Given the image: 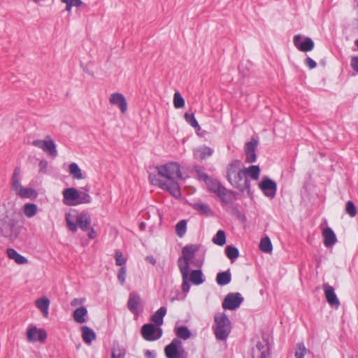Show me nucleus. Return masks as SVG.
Listing matches in <instances>:
<instances>
[{"instance_id": "c756f323", "label": "nucleus", "mask_w": 358, "mask_h": 358, "mask_svg": "<svg viewBox=\"0 0 358 358\" xmlns=\"http://www.w3.org/2000/svg\"><path fill=\"white\" fill-rule=\"evenodd\" d=\"M189 280L195 285H201L205 281L201 270H193L190 273Z\"/></svg>"}, {"instance_id": "ddd939ff", "label": "nucleus", "mask_w": 358, "mask_h": 358, "mask_svg": "<svg viewBox=\"0 0 358 358\" xmlns=\"http://www.w3.org/2000/svg\"><path fill=\"white\" fill-rule=\"evenodd\" d=\"M303 37L300 34L295 35L293 38L294 46L301 52L311 51L314 48V41L310 37H305L303 41H301Z\"/></svg>"}, {"instance_id": "b1692460", "label": "nucleus", "mask_w": 358, "mask_h": 358, "mask_svg": "<svg viewBox=\"0 0 358 358\" xmlns=\"http://www.w3.org/2000/svg\"><path fill=\"white\" fill-rule=\"evenodd\" d=\"M87 313V310L85 306H80L73 311V318L74 321L78 324L85 323L86 322Z\"/></svg>"}, {"instance_id": "f03ea898", "label": "nucleus", "mask_w": 358, "mask_h": 358, "mask_svg": "<svg viewBox=\"0 0 358 358\" xmlns=\"http://www.w3.org/2000/svg\"><path fill=\"white\" fill-rule=\"evenodd\" d=\"M21 229L22 226L15 218L8 215L0 217V235L10 242L17 239Z\"/></svg>"}, {"instance_id": "5fc2aeb1", "label": "nucleus", "mask_w": 358, "mask_h": 358, "mask_svg": "<svg viewBox=\"0 0 358 358\" xmlns=\"http://www.w3.org/2000/svg\"><path fill=\"white\" fill-rule=\"evenodd\" d=\"M115 263L117 266H123L126 263V259L123 257L120 251L115 252Z\"/></svg>"}, {"instance_id": "c9c22d12", "label": "nucleus", "mask_w": 358, "mask_h": 358, "mask_svg": "<svg viewBox=\"0 0 358 358\" xmlns=\"http://www.w3.org/2000/svg\"><path fill=\"white\" fill-rule=\"evenodd\" d=\"M37 206L34 203H26L24 205V214L29 218L34 217L37 213Z\"/></svg>"}, {"instance_id": "a18cd8bd", "label": "nucleus", "mask_w": 358, "mask_h": 358, "mask_svg": "<svg viewBox=\"0 0 358 358\" xmlns=\"http://www.w3.org/2000/svg\"><path fill=\"white\" fill-rule=\"evenodd\" d=\"M185 119L186 122L188 124H189L194 129H201L200 126H199L198 122L196 121V120L195 119L193 113H186L185 114Z\"/></svg>"}, {"instance_id": "052dcab7", "label": "nucleus", "mask_w": 358, "mask_h": 358, "mask_svg": "<svg viewBox=\"0 0 358 358\" xmlns=\"http://www.w3.org/2000/svg\"><path fill=\"white\" fill-rule=\"evenodd\" d=\"M145 356L146 358H155V352L150 350H147L145 352Z\"/></svg>"}, {"instance_id": "bf43d9fd", "label": "nucleus", "mask_w": 358, "mask_h": 358, "mask_svg": "<svg viewBox=\"0 0 358 358\" xmlns=\"http://www.w3.org/2000/svg\"><path fill=\"white\" fill-rule=\"evenodd\" d=\"M38 166H39L41 172L45 173L46 171V169H47V166H48V163L46 161H44V160L41 161Z\"/></svg>"}, {"instance_id": "423d86ee", "label": "nucleus", "mask_w": 358, "mask_h": 358, "mask_svg": "<svg viewBox=\"0 0 358 358\" xmlns=\"http://www.w3.org/2000/svg\"><path fill=\"white\" fill-rule=\"evenodd\" d=\"M229 182L239 191L244 192L250 191V182L248 179L244 169H241L227 179Z\"/></svg>"}, {"instance_id": "c85d7f7f", "label": "nucleus", "mask_w": 358, "mask_h": 358, "mask_svg": "<svg viewBox=\"0 0 358 358\" xmlns=\"http://www.w3.org/2000/svg\"><path fill=\"white\" fill-rule=\"evenodd\" d=\"M257 358H269V348L267 344L259 341L256 344Z\"/></svg>"}, {"instance_id": "aec40b11", "label": "nucleus", "mask_w": 358, "mask_h": 358, "mask_svg": "<svg viewBox=\"0 0 358 358\" xmlns=\"http://www.w3.org/2000/svg\"><path fill=\"white\" fill-rule=\"evenodd\" d=\"M50 300L46 296H43L41 298L38 299L35 305L38 309L42 313L44 317H48L49 315L48 309L50 306Z\"/></svg>"}, {"instance_id": "603ef678", "label": "nucleus", "mask_w": 358, "mask_h": 358, "mask_svg": "<svg viewBox=\"0 0 358 358\" xmlns=\"http://www.w3.org/2000/svg\"><path fill=\"white\" fill-rule=\"evenodd\" d=\"M126 267L122 266L118 271L117 273V279L121 285H124L126 280Z\"/></svg>"}, {"instance_id": "5701e85b", "label": "nucleus", "mask_w": 358, "mask_h": 358, "mask_svg": "<svg viewBox=\"0 0 358 358\" xmlns=\"http://www.w3.org/2000/svg\"><path fill=\"white\" fill-rule=\"evenodd\" d=\"M140 296L136 293H131L129 294L127 307L129 310L134 314H138V307L140 303Z\"/></svg>"}, {"instance_id": "393cba45", "label": "nucleus", "mask_w": 358, "mask_h": 358, "mask_svg": "<svg viewBox=\"0 0 358 358\" xmlns=\"http://www.w3.org/2000/svg\"><path fill=\"white\" fill-rule=\"evenodd\" d=\"M242 162L239 159L232 160L227 167V179L234 175L242 168Z\"/></svg>"}, {"instance_id": "72a5a7b5", "label": "nucleus", "mask_w": 358, "mask_h": 358, "mask_svg": "<svg viewBox=\"0 0 358 358\" xmlns=\"http://www.w3.org/2000/svg\"><path fill=\"white\" fill-rule=\"evenodd\" d=\"M244 171L245 175H249L252 180H257L259 179L260 175V169L259 166L252 165L248 168H245Z\"/></svg>"}, {"instance_id": "6e6552de", "label": "nucleus", "mask_w": 358, "mask_h": 358, "mask_svg": "<svg viewBox=\"0 0 358 358\" xmlns=\"http://www.w3.org/2000/svg\"><path fill=\"white\" fill-rule=\"evenodd\" d=\"M143 338L148 341L158 340L162 336V329L153 324H145L141 328Z\"/></svg>"}, {"instance_id": "f3484780", "label": "nucleus", "mask_w": 358, "mask_h": 358, "mask_svg": "<svg viewBox=\"0 0 358 358\" xmlns=\"http://www.w3.org/2000/svg\"><path fill=\"white\" fill-rule=\"evenodd\" d=\"M324 294L327 302L331 306L338 308L340 306V301L334 292L333 287L330 285L324 286Z\"/></svg>"}, {"instance_id": "de8ad7c7", "label": "nucleus", "mask_w": 358, "mask_h": 358, "mask_svg": "<svg viewBox=\"0 0 358 358\" xmlns=\"http://www.w3.org/2000/svg\"><path fill=\"white\" fill-rule=\"evenodd\" d=\"M173 106L176 108H181L185 106V100L178 92L173 95Z\"/></svg>"}, {"instance_id": "6ab92c4d", "label": "nucleus", "mask_w": 358, "mask_h": 358, "mask_svg": "<svg viewBox=\"0 0 358 358\" xmlns=\"http://www.w3.org/2000/svg\"><path fill=\"white\" fill-rule=\"evenodd\" d=\"M322 236L324 237V245L326 247H331L334 245L337 241L336 234L334 231L327 227L324 229L322 231Z\"/></svg>"}, {"instance_id": "20e7f679", "label": "nucleus", "mask_w": 358, "mask_h": 358, "mask_svg": "<svg viewBox=\"0 0 358 358\" xmlns=\"http://www.w3.org/2000/svg\"><path fill=\"white\" fill-rule=\"evenodd\" d=\"M199 250V246L194 244L186 245L182 250V256L178 259V266L179 270H189V264L192 263L194 266L201 267L203 263V259L201 261L192 262L195 252Z\"/></svg>"}, {"instance_id": "338daca9", "label": "nucleus", "mask_w": 358, "mask_h": 358, "mask_svg": "<svg viewBox=\"0 0 358 358\" xmlns=\"http://www.w3.org/2000/svg\"><path fill=\"white\" fill-rule=\"evenodd\" d=\"M351 358H352V357H351Z\"/></svg>"}, {"instance_id": "09e8293b", "label": "nucleus", "mask_w": 358, "mask_h": 358, "mask_svg": "<svg viewBox=\"0 0 358 358\" xmlns=\"http://www.w3.org/2000/svg\"><path fill=\"white\" fill-rule=\"evenodd\" d=\"M345 213L348 214L351 217H354L357 215V208L352 201H348L346 202Z\"/></svg>"}, {"instance_id": "a19ab883", "label": "nucleus", "mask_w": 358, "mask_h": 358, "mask_svg": "<svg viewBox=\"0 0 358 358\" xmlns=\"http://www.w3.org/2000/svg\"><path fill=\"white\" fill-rule=\"evenodd\" d=\"M69 173L76 179L83 178L81 169L76 163L73 162L69 165Z\"/></svg>"}, {"instance_id": "2eb2a0df", "label": "nucleus", "mask_w": 358, "mask_h": 358, "mask_svg": "<svg viewBox=\"0 0 358 358\" xmlns=\"http://www.w3.org/2000/svg\"><path fill=\"white\" fill-rule=\"evenodd\" d=\"M27 339L30 342H43L47 338L45 330L37 329L36 327H30L27 333Z\"/></svg>"}, {"instance_id": "2f4dec72", "label": "nucleus", "mask_w": 358, "mask_h": 358, "mask_svg": "<svg viewBox=\"0 0 358 358\" xmlns=\"http://www.w3.org/2000/svg\"><path fill=\"white\" fill-rule=\"evenodd\" d=\"M209 191L217 194L224 186L220 182L219 180L210 178L206 183Z\"/></svg>"}, {"instance_id": "37998d69", "label": "nucleus", "mask_w": 358, "mask_h": 358, "mask_svg": "<svg viewBox=\"0 0 358 358\" xmlns=\"http://www.w3.org/2000/svg\"><path fill=\"white\" fill-rule=\"evenodd\" d=\"M307 349L303 342L296 343L294 352L296 358H304Z\"/></svg>"}, {"instance_id": "49530a36", "label": "nucleus", "mask_w": 358, "mask_h": 358, "mask_svg": "<svg viewBox=\"0 0 358 358\" xmlns=\"http://www.w3.org/2000/svg\"><path fill=\"white\" fill-rule=\"evenodd\" d=\"M92 201V197L87 192L79 191V196L77 201V205L82 203H90Z\"/></svg>"}, {"instance_id": "f257e3e1", "label": "nucleus", "mask_w": 358, "mask_h": 358, "mask_svg": "<svg viewBox=\"0 0 358 358\" xmlns=\"http://www.w3.org/2000/svg\"><path fill=\"white\" fill-rule=\"evenodd\" d=\"M157 175L151 179L153 185L168 191L177 198L180 196L179 185L176 179L182 178L180 165L176 162H170L158 166Z\"/></svg>"}, {"instance_id": "58836bf2", "label": "nucleus", "mask_w": 358, "mask_h": 358, "mask_svg": "<svg viewBox=\"0 0 358 358\" xmlns=\"http://www.w3.org/2000/svg\"><path fill=\"white\" fill-rule=\"evenodd\" d=\"M212 241L217 245H224L226 243L225 232L223 230H218L215 236L213 238Z\"/></svg>"}, {"instance_id": "3c124183", "label": "nucleus", "mask_w": 358, "mask_h": 358, "mask_svg": "<svg viewBox=\"0 0 358 358\" xmlns=\"http://www.w3.org/2000/svg\"><path fill=\"white\" fill-rule=\"evenodd\" d=\"M196 172L198 174V178L200 180H203L205 183L210 178L206 173L201 171L200 166H196L194 167Z\"/></svg>"}, {"instance_id": "cd10ccee", "label": "nucleus", "mask_w": 358, "mask_h": 358, "mask_svg": "<svg viewBox=\"0 0 358 358\" xmlns=\"http://www.w3.org/2000/svg\"><path fill=\"white\" fill-rule=\"evenodd\" d=\"M82 338L85 343L90 344L92 341L96 339L95 332L87 326L81 327Z\"/></svg>"}, {"instance_id": "864d4df0", "label": "nucleus", "mask_w": 358, "mask_h": 358, "mask_svg": "<svg viewBox=\"0 0 358 358\" xmlns=\"http://www.w3.org/2000/svg\"><path fill=\"white\" fill-rule=\"evenodd\" d=\"M124 356H125L124 350L121 348H117V349H113L112 350L110 358H124Z\"/></svg>"}, {"instance_id": "a878e982", "label": "nucleus", "mask_w": 358, "mask_h": 358, "mask_svg": "<svg viewBox=\"0 0 358 358\" xmlns=\"http://www.w3.org/2000/svg\"><path fill=\"white\" fill-rule=\"evenodd\" d=\"M6 254L10 259H13L17 264H25L28 262L26 257L19 254L15 249L8 248Z\"/></svg>"}, {"instance_id": "69168bd1", "label": "nucleus", "mask_w": 358, "mask_h": 358, "mask_svg": "<svg viewBox=\"0 0 358 358\" xmlns=\"http://www.w3.org/2000/svg\"><path fill=\"white\" fill-rule=\"evenodd\" d=\"M355 45H356L357 46V48H358V39H357V40L355 41Z\"/></svg>"}, {"instance_id": "7ed1b4c3", "label": "nucleus", "mask_w": 358, "mask_h": 358, "mask_svg": "<svg viewBox=\"0 0 358 358\" xmlns=\"http://www.w3.org/2000/svg\"><path fill=\"white\" fill-rule=\"evenodd\" d=\"M212 329L217 341H226L231 329V324L228 316L224 313H216Z\"/></svg>"}, {"instance_id": "4468645a", "label": "nucleus", "mask_w": 358, "mask_h": 358, "mask_svg": "<svg viewBox=\"0 0 358 358\" xmlns=\"http://www.w3.org/2000/svg\"><path fill=\"white\" fill-rule=\"evenodd\" d=\"M63 202L68 206H76L79 196V190L74 187L64 189L62 192Z\"/></svg>"}, {"instance_id": "dca6fc26", "label": "nucleus", "mask_w": 358, "mask_h": 358, "mask_svg": "<svg viewBox=\"0 0 358 358\" xmlns=\"http://www.w3.org/2000/svg\"><path fill=\"white\" fill-rule=\"evenodd\" d=\"M110 104L117 106L122 113L127 110V103L124 96L119 92L113 93L109 98Z\"/></svg>"}, {"instance_id": "4c0bfd02", "label": "nucleus", "mask_w": 358, "mask_h": 358, "mask_svg": "<svg viewBox=\"0 0 358 358\" xmlns=\"http://www.w3.org/2000/svg\"><path fill=\"white\" fill-rule=\"evenodd\" d=\"M175 333L179 338L188 339L191 336V332L187 327L180 326L176 329Z\"/></svg>"}, {"instance_id": "c03bdc74", "label": "nucleus", "mask_w": 358, "mask_h": 358, "mask_svg": "<svg viewBox=\"0 0 358 358\" xmlns=\"http://www.w3.org/2000/svg\"><path fill=\"white\" fill-rule=\"evenodd\" d=\"M61 1L66 4L65 10L70 13L73 6L80 7L83 4L81 0H61Z\"/></svg>"}, {"instance_id": "4d7b16f0", "label": "nucleus", "mask_w": 358, "mask_h": 358, "mask_svg": "<svg viewBox=\"0 0 358 358\" xmlns=\"http://www.w3.org/2000/svg\"><path fill=\"white\" fill-rule=\"evenodd\" d=\"M305 64L310 69H313L316 67L317 63L310 57H308L305 60Z\"/></svg>"}, {"instance_id": "e433bc0d", "label": "nucleus", "mask_w": 358, "mask_h": 358, "mask_svg": "<svg viewBox=\"0 0 358 358\" xmlns=\"http://www.w3.org/2000/svg\"><path fill=\"white\" fill-rule=\"evenodd\" d=\"M227 257L233 262L239 256V251L237 248L233 245H227L225 248Z\"/></svg>"}, {"instance_id": "4be33fe9", "label": "nucleus", "mask_w": 358, "mask_h": 358, "mask_svg": "<svg viewBox=\"0 0 358 358\" xmlns=\"http://www.w3.org/2000/svg\"><path fill=\"white\" fill-rule=\"evenodd\" d=\"M221 201L222 206H227L233 201V192L227 190L224 187L216 194Z\"/></svg>"}, {"instance_id": "6e6d98bb", "label": "nucleus", "mask_w": 358, "mask_h": 358, "mask_svg": "<svg viewBox=\"0 0 358 358\" xmlns=\"http://www.w3.org/2000/svg\"><path fill=\"white\" fill-rule=\"evenodd\" d=\"M350 66L358 73V57L354 56L351 58Z\"/></svg>"}, {"instance_id": "473e14b6", "label": "nucleus", "mask_w": 358, "mask_h": 358, "mask_svg": "<svg viewBox=\"0 0 358 358\" xmlns=\"http://www.w3.org/2000/svg\"><path fill=\"white\" fill-rule=\"evenodd\" d=\"M17 195L22 199H32L37 196V192L33 188L22 187L20 189Z\"/></svg>"}, {"instance_id": "bb28decb", "label": "nucleus", "mask_w": 358, "mask_h": 358, "mask_svg": "<svg viewBox=\"0 0 358 358\" xmlns=\"http://www.w3.org/2000/svg\"><path fill=\"white\" fill-rule=\"evenodd\" d=\"M231 274L230 270L219 272L216 276V282L220 286H224L230 283Z\"/></svg>"}, {"instance_id": "0eeeda50", "label": "nucleus", "mask_w": 358, "mask_h": 358, "mask_svg": "<svg viewBox=\"0 0 358 358\" xmlns=\"http://www.w3.org/2000/svg\"><path fill=\"white\" fill-rule=\"evenodd\" d=\"M166 358H187V353L182 348V341L178 338H173L172 341L164 348Z\"/></svg>"}, {"instance_id": "e2e57ef3", "label": "nucleus", "mask_w": 358, "mask_h": 358, "mask_svg": "<svg viewBox=\"0 0 358 358\" xmlns=\"http://www.w3.org/2000/svg\"><path fill=\"white\" fill-rule=\"evenodd\" d=\"M88 237L90 239H93V238H94L96 237V232H95V231H94V229L93 228L90 229V231L88 234Z\"/></svg>"}, {"instance_id": "ea45409f", "label": "nucleus", "mask_w": 358, "mask_h": 358, "mask_svg": "<svg viewBox=\"0 0 358 358\" xmlns=\"http://www.w3.org/2000/svg\"><path fill=\"white\" fill-rule=\"evenodd\" d=\"M259 249L264 252H271L273 250L271 240L268 237L262 238L259 243Z\"/></svg>"}, {"instance_id": "39448f33", "label": "nucleus", "mask_w": 358, "mask_h": 358, "mask_svg": "<svg viewBox=\"0 0 358 358\" xmlns=\"http://www.w3.org/2000/svg\"><path fill=\"white\" fill-rule=\"evenodd\" d=\"M65 219L68 229L73 233L77 231L78 227L84 231H87L90 228L91 217L87 213L82 212L77 213L75 221L71 218V213H66Z\"/></svg>"}, {"instance_id": "9d476101", "label": "nucleus", "mask_w": 358, "mask_h": 358, "mask_svg": "<svg viewBox=\"0 0 358 358\" xmlns=\"http://www.w3.org/2000/svg\"><path fill=\"white\" fill-rule=\"evenodd\" d=\"M259 187L264 196L272 199L275 196L277 191L276 182L267 176H264L259 183Z\"/></svg>"}, {"instance_id": "a211bd4d", "label": "nucleus", "mask_w": 358, "mask_h": 358, "mask_svg": "<svg viewBox=\"0 0 358 358\" xmlns=\"http://www.w3.org/2000/svg\"><path fill=\"white\" fill-rule=\"evenodd\" d=\"M213 152L214 150L211 148L203 145L194 150V156L197 159L203 160L210 157Z\"/></svg>"}, {"instance_id": "f8f14e48", "label": "nucleus", "mask_w": 358, "mask_h": 358, "mask_svg": "<svg viewBox=\"0 0 358 358\" xmlns=\"http://www.w3.org/2000/svg\"><path fill=\"white\" fill-rule=\"evenodd\" d=\"M259 145V141L255 138H252L249 142H247L244 146L245 155V162L252 164L257 161L256 150Z\"/></svg>"}, {"instance_id": "1a4fd4ad", "label": "nucleus", "mask_w": 358, "mask_h": 358, "mask_svg": "<svg viewBox=\"0 0 358 358\" xmlns=\"http://www.w3.org/2000/svg\"><path fill=\"white\" fill-rule=\"evenodd\" d=\"M31 144L35 147L41 148L52 157L57 156L56 145L49 136H47L45 140H34Z\"/></svg>"}, {"instance_id": "f704fd0d", "label": "nucleus", "mask_w": 358, "mask_h": 358, "mask_svg": "<svg viewBox=\"0 0 358 358\" xmlns=\"http://www.w3.org/2000/svg\"><path fill=\"white\" fill-rule=\"evenodd\" d=\"M180 272L182 275V290L185 293H187L190 289V285L189 282V270H180Z\"/></svg>"}, {"instance_id": "13d9d810", "label": "nucleus", "mask_w": 358, "mask_h": 358, "mask_svg": "<svg viewBox=\"0 0 358 358\" xmlns=\"http://www.w3.org/2000/svg\"><path fill=\"white\" fill-rule=\"evenodd\" d=\"M85 301L84 298H75L71 301V306L76 307L78 305H82Z\"/></svg>"}, {"instance_id": "8fccbe9b", "label": "nucleus", "mask_w": 358, "mask_h": 358, "mask_svg": "<svg viewBox=\"0 0 358 358\" xmlns=\"http://www.w3.org/2000/svg\"><path fill=\"white\" fill-rule=\"evenodd\" d=\"M194 208L201 214L208 215L211 213L209 206L205 203H196Z\"/></svg>"}, {"instance_id": "9b49d317", "label": "nucleus", "mask_w": 358, "mask_h": 358, "mask_svg": "<svg viewBox=\"0 0 358 358\" xmlns=\"http://www.w3.org/2000/svg\"><path fill=\"white\" fill-rule=\"evenodd\" d=\"M243 301V297L239 292L228 294L222 301V306L225 310H235Z\"/></svg>"}, {"instance_id": "680f3d73", "label": "nucleus", "mask_w": 358, "mask_h": 358, "mask_svg": "<svg viewBox=\"0 0 358 358\" xmlns=\"http://www.w3.org/2000/svg\"><path fill=\"white\" fill-rule=\"evenodd\" d=\"M145 259L147 262L152 264V265H155L157 262L156 259L152 256H147Z\"/></svg>"}, {"instance_id": "79ce46f5", "label": "nucleus", "mask_w": 358, "mask_h": 358, "mask_svg": "<svg viewBox=\"0 0 358 358\" xmlns=\"http://www.w3.org/2000/svg\"><path fill=\"white\" fill-rule=\"evenodd\" d=\"M187 231V222L185 220H182L178 222L176 225V232L177 235L182 238L185 234Z\"/></svg>"}, {"instance_id": "0e129e2a", "label": "nucleus", "mask_w": 358, "mask_h": 358, "mask_svg": "<svg viewBox=\"0 0 358 358\" xmlns=\"http://www.w3.org/2000/svg\"><path fill=\"white\" fill-rule=\"evenodd\" d=\"M141 230H143L145 228V222H141L139 226Z\"/></svg>"}, {"instance_id": "412c9836", "label": "nucleus", "mask_w": 358, "mask_h": 358, "mask_svg": "<svg viewBox=\"0 0 358 358\" xmlns=\"http://www.w3.org/2000/svg\"><path fill=\"white\" fill-rule=\"evenodd\" d=\"M166 312L167 308L165 306H162L151 316V321L157 327H160L163 324L164 317L166 315Z\"/></svg>"}, {"instance_id": "7c9ffc66", "label": "nucleus", "mask_w": 358, "mask_h": 358, "mask_svg": "<svg viewBox=\"0 0 358 358\" xmlns=\"http://www.w3.org/2000/svg\"><path fill=\"white\" fill-rule=\"evenodd\" d=\"M20 169L19 168H15L12 177V189L16 192L17 194L20 189L23 187L20 181Z\"/></svg>"}]
</instances>
